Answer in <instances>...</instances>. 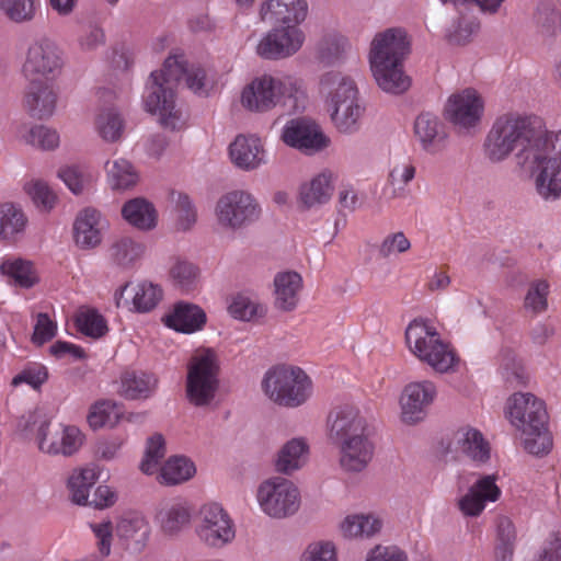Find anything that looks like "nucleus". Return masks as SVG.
Wrapping results in <instances>:
<instances>
[{
    "instance_id": "50",
    "label": "nucleus",
    "mask_w": 561,
    "mask_h": 561,
    "mask_svg": "<svg viewBox=\"0 0 561 561\" xmlns=\"http://www.w3.org/2000/svg\"><path fill=\"white\" fill-rule=\"evenodd\" d=\"M165 455L164 438L161 434H154L147 439L145 457L139 469L146 474H152Z\"/></svg>"
},
{
    "instance_id": "63",
    "label": "nucleus",
    "mask_w": 561,
    "mask_h": 561,
    "mask_svg": "<svg viewBox=\"0 0 561 561\" xmlns=\"http://www.w3.org/2000/svg\"><path fill=\"white\" fill-rule=\"evenodd\" d=\"M411 247V242L403 232L388 234L378 248V253L382 259L389 257L393 252L403 253Z\"/></svg>"
},
{
    "instance_id": "23",
    "label": "nucleus",
    "mask_w": 561,
    "mask_h": 561,
    "mask_svg": "<svg viewBox=\"0 0 561 561\" xmlns=\"http://www.w3.org/2000/svg\"><path fill=\"white\" fill-rule=\"evenodd\" d=\"M57 104V93L51 82L43 80H28L24 94V107L33 118H49Z\"/></svg>"
},
{
    "instance_id": "11",
    "label": "nucleus",
    "mask_w": 561,
    "mask_h": 561,
    "mask_svg": "<svg viewBox=\"0 0 561 561\" xmlns=\"http://www.w3.org/2000/svg\"><path fill=\"white\" fill-rule=\"evenodd\" d=\"M410 351L436 371L445 373L455 362L454 353L439 339L438 333L422 320H413L405 330Z\"/></svg>"
},
{
    "instance_id": "47",
    "label": "nucleus",
    "mask_w": 561,
    "mask_h": 561,
    "mask_svg": "<svg viewBox=\"0 0 561 561\" xmlns=\"http://www.w3.org/2000/svg\"><path fill=\"white\" fill-rule=\"evenodd\" d=\"M77 329L84 335L98 339L107 332L105 319L94 309L80 311L76 317Z\"/></svg>"
},
{
    "instance_id": "25",
    "label": "nucleus",
    "mask_w": 561,
    "mask_h": 561,
    "mask_svg": "<svg viewBox=\"0 0 561 561\" xmlns=\"http://www.w3.org/2000/svg\"><path fill=\"white\" fill-rule=\"evenodd\" d=\"M229 156L232 163L243 170L252 171L264 163V148L254 135H238L229 146Z\"/></svg>"
},
{
    "instance_id": "48",
    "label": "nucleus",
    "mask_w": 561,
    "mask_h": 561,
    "mask_svg": "<svg viewBox=\"0 0 561 561\" xmlns=\"http://www.w3.org/2000/svg\"><path fill=\"white\" fill-rule=\"evenodd\" d=\"M0 11L14 23L31 22L36 14L34 0H0Z\"/></svg>"
},
{
    "instance_id": "38",
    "label": "nucleus",
    "mask_w": 561,
    "mask_h": 561,
    "mask_svg": "<svg viewBox=\"0 0 561 561\" xmlns=\"http://www.w3.org/2000/svg\"><path fill=\"white\" fill-rule=\"evenodd\" d=\"M27 222L22 208L13 203L0 205V239L9 240L24 230Z\"/></svg>"
},
{
    "instance_id": "27",
    "label": "nucleus",
    "mask_w": 561,
    "mask_h": 561,
    "mask_svg": "<svg viewBox=\"0 0 561 561\" xmlns=\"http://www.w3.org/2000/svg\"><path fill=\"white\" fill-rule=\"evenodd\" d=\"M275 308L283 312L294 311L299 302L302 277L295 271L279 272L274 277Z\"/></svg>"
},
{
    "instance_id": "56",
    "label": "nucleus",
    "mask_w": 561,
    "mask_h": 561,
    "mask_svg": "<svg viewBox=\"0 0 561 561\" xmlns=\"http://www.w3.org/2000/svg\"><path fill=\"white\" fill-rule=\"evenodd\" d=\"M117 403L113 401H102L95 403L88 414V423L93 428H100L111 422V416L114 414L118 419Z\"/></svg>"
},
{
    "instance_id": "62",
    "label": "nucleus",
    "mask_w": 561,
    "mask_h": 561,
    "mask_svg": "<svg viewBox=\"0 0 561 561\" xmlns=\"http://www.w3.org/2000/svg\"><path fill=\"white\" fill-rule=\"evenodd\" d=\"M48 378L47 368L43 365H34L25 368L12 379L13 386L27 383L33 389H38Z\"/></svg>"
},
{
    "instance_id": "7",
    "label": "nucleus",
    "mask_w": 561,
    "mask_h": 561,
    "mask_svg": "<svg viewBox=\"0 0 561 561\" xmlns=\"http://www.w3.org/2000/svg\"><path fill=\"white\" fill-rule=\"evenodd\" d=\"M305 93L291 78L264 75L248 84L241 94V103L253 112H265L280 104L288 113L302 107Z\"/></svg>"
},
{
    "instance_id": "51",
    "label": "nucleus",
    "mask_w": 561,
    "mask_h": 561,
    "mask_svg": "<svg viewBox=\"0 0 561 561\" xmlns=\"http://www.w3.org/2000/svg\"><path fill=\"white\" fill-rule=\"evenodd\" d=\"M24 191L37 208L46 211L54 208L57 196L46 182L42 180H32L25 183Z\"/></svg>"
},
{
    "instance_id": "5",
    "label": "nucleus",
    "mask_w": 561,
    "mask_h": 561,
    "mask_svg": "<svg viewBox=\"0 0 561 561\" xmlns=\"http://www.w3.org/2000/svg\"><path fill=\"white\" fill-rule=\"evenodd\" d=\"M320 91L330 101L331 118L337 130L348 135L357 133L365 107L355 82L340 72L330 71L321 77Z\"/></svg>"
},
{
    "instance_id": "17",
    "label": "nucleus",
    "mask_w": 561,
    "mask_h": 561,
    "mask_svg": "<svg viewBox=\"0 0 561 561\" xmlns=\"http://www.w3.org/2000/svg\"><path fill=\"white\" fill-rule=\"evenodd\" d=\"M304 43V33L295 25L272 28L257 44L260 57L276 60L294 55Z\"/></svg>"
},
{
    "instance_id": "32",
    "label": "nucleus",
    "mask_w": 561,
    "mask_h": 561,
    "mask_svg": "<svg viewBox=\"0 0 561 561\" xmlns=\"http://www.w3.org/2000/svg\"><path fill=\"white\" fill-rule=\"evenodd\" d=\"M414 134L422 148L428 152H434L436 147L446 137L438 117L428 112L421 113L415 118Z\"/></svg>"
},
{
    "instance_id": "40",
    "label": "nucleus",
    "mask_w": 561,
    "mask_h": 561,
    "mask_svg": "<svg viewBox=\"0 0 561 561\" xmlns=\"http://www.w3.org/2000/svg\"><path fill=\"white\" fill-rule=\"evenodd\" d=\"M96 480L98 474L93 468L75 471L68 480L72 502L78 505H87L90 499V489Z\"/></svg>"
},
{
    "instance_id": "37",
    "label": "nucleus",
    "mask_w": 561,
    "mask_h": 561,
    "mask_svg": "<svg viewBox=\"0 0 561 561\" xmlns=\"http://www.w3.org/2000/svg\"><path fill=\"white\" fill-rule=\"evenodd\" d=\"M129 296L131 297V305L137 312H149L154 309L159 301L162 299V288L153 283L142 282L136 287L129 288Z\"/></svg>"
},
{
    "instance_id": "9",
    "label": "nucleus",
    "mask_w": 561,
    "mask_h": 561,
    "mask_svg": "<svg viewBox=\"0 0 561 561\" xmlns=\"http://www.w3.org/2000/svg\"><path fill=\"white\" fill-rule=\"evenodd\" d=\"M264 393L275 403L296 408L311 394V380L299 367L277 365L265 373L262 381Z\"/></svg>"
},
{
    "instance_id": "28",
    "label": "nucleus",
    "mask_w": 561,
    "mask_h": 561,
    "mask_svg": "<svg viewBox=\"0 0 561 561\" xmlns=\"http://www.w3.org/2000/svg\"><path fill=\"white\" fill-rule=\"evenodd\" d=\"M167 327L182 333H193L206 323V313L197 305L180 301L163 319Z\"/></svg>"
},
{
    "instance_id": "46",
    "label": "nucleus",
    "mask_w": 561,
    "mask_h": 561,
    "mask_svg": "<svg viewBox=\"0 0 561 561\" xmlns=\"http://www.w3.org/2000/svg\"><path fill=\"white\" fill-rule=\"evenodd\" d=\"M100 136L106 141H117L124 130V121L114 108L104 110L96 119Z\"/></svg>"
},
{
    "instance_id": "6",
    "label": "nucleus",
    "mask_w": 561,
    "mask_h": 561,
    "mask_svg": "<svg viewBox=\"0 0 561 561\" xmlns=\"http://www.w3.org/2000/svg\"><path fill=\"white\" fill-rule=\"evenodd\" d=\"M525 167L535 179L538 195L546 202L561 198V130L546 133L538 145L528 149Z\"/></svg>"
},
{
    "instance_id": "36",
    "label": "nucleus",
    "mask_w": 561,
    "mask_h": 561,
    "mask_svg": "<svg viewBox=\"0 0 561 561\" xmlns=\"http://www.w3.org/2000/svg\"><path fill=\"white\" fill-rule=\"evenodd\" d=\"M196 472L195 465L184 456L170 457L160 470V482L174 485L190 480Z\"/></svg>"
},
{
    "instance_id": "35",
    "label": "nucleus",
    "mask_w": 561,
    "mask_h": 561,
    "mask_svg": "<svg viewBox=\"0 0 561 561\" xmlns=\"http://www.w3.org/2000/svg\"><path fill=\"white\" fill-rule=\"evenodd\" d=\"M158 379L144 371H126L122 376L123 397L129 400L147 399L154 391Z\"/></svg>"
},
{
    "instance_id": "41",
    "label": "nucleus",
    "mask_w": 561,
    "mask_h": 561,
    "mask_svg": "<svg viewBox=\"0 0 561 561\" xmlns=\"http://www.w3.org/2000/svg\"><path fill=\"white\" fill-rule=\"evenodd\" d=\"M381 520L365 515L347 516L341 523V531L344 537H371L381 529Z\"/></svg>"
},
{
    "instance_id": "43",
    "label": "nucleus",
    "mask_w": 561,
    "mask_h": 561,
    "mask_svg": "<svg viewBox=\"0 0 561 561\" xmlns=\"http://www.w3.org/2000/svg\"><path fill=\"white\" fill-rule=\"evenodd\" d=\"M459 16L450 24L446 31V39L454 45L466 44L472 34H474L479 27V22L466 14L463 8H456Z\"/></svg>"
},
{
    "instance_id": "24",
    "label": "nucleus",
    "mask_w": 561,
    "mask_h": 561,
    "mask_svg": "<svg viewBox=\"0 0 561 561\" xmlns=\"http://www.w3.org/2000/svg\"><path fill=\"white\" fill-rule=\"evenodd\" d=\"M336 446L340 448V465L346 471H362L374 455V445L365 432L354 435Z\"/></svg>"
},
{
    "instance_id": "64",
    "label": "nucleus",
    "mask_w": 561,
    "mask_h": 561,
    "mask_svg": "<svg viewBox=\"0 0 561 561\" xmlns=\"http://www.w3.org/2000/svg\"><path fill=\"white\" fill-rule=\"evenodd\" d=\"M534 561H561V534H551L542 543Z\"/></svg>"
},
{
    "instance_id": "26",
    "label": "nucleus",
    "mask_w": 561,
    "mask_h": 561,
    "mask_svg": "<svg viewBox=\"0 0 561 561\" xmlns=\"http://www.w3.org/2000/svg\"><path fill=\"white\" fill-rule=\"evenodd\" d=\"M449 448L460 453L478 465L490 460L491 448L482 433L472 427L459 428L449 445Z\"/></svg>"
},
{
    "instance_id": "22",
    "label": "nucleus",
    "mask_w": 561,
    "mask_h": 561,
    "mask_svg": "<svg viewBox=\"0 0 561 561\" xmlns=\"http://www.w3.org/2000/svg\"><path fill=\"white\" fill-rule=\"evenodd\" d=\"M493 474L481 476L458 501V507L466 516H479L486 502H495L501 495V489L495 483Z\"/></svg>"
},
{
    "instance_id": "10",
    "label": "nucleus",
    "mask_w": 561,
    "mask_h": 561,
    "mask_svg": "<svg viewBox=\"0 0 561 561\" xmlns=\"http://www.w3.org/2000/svg\"><path fill=\"white\" fill-rule=\"evenodd\" d=\"M219 364L213 350L196 352L188 365L186 397L195 407H207L215 399L219 387Z\"/></svg>"
},
{
    "instance_id": "16",
    "label": "nucleus",
    "mask_w": 561,
    "mask_h": 561,
    "mask_svg": "<svg viewBox=\"0 0 561 561\" xmlns=\"http://www.w3.org/2000/svg\"><path fill=\"white\" fill-rule=\"evenodd\" d=\"M436 393V387L432 381L424 380L408 383L399 399L402 422L413 425L423 421Z\"/></svg>"
},
{
    "instance_id": "60",
    "label": "nucleus",
    "mask_w": 561,
    "mask_h": 561,
    "mask_svg": "<svg viewBox=\"0 0 561 561\" xmlns=\"http://www.w3.org/2000/svg\"><path fill=\"white\" fill-rule=\"evenodd\" d=\"M229 313L239 320L250 321L257 312V305L244 295H236L228 307Z\"/></svg>"
},
{
    "instance_id": "1",
    "label": "nucleus",
    "mask_w": 561,
    "mask_h": 561,
    "mask_svg": "<svg viewBox=\"0 0 561 561\" xmlns=\"http://www.w3.org/2000/svg\"><path fill=\"white\" fill-rule=\"evenodd\" d=\"M198 95H207L206 71L197 65H188L182 55L169 56L160 71H152L147 84L145 107L159 115V123L170 130L184 125L182 113L175 107V89L181 82Z\"/></svg>"
},
{
    "instance_id": "4",
    "label": "nucleus",
    "mask_w": 561,
    "mask_h": 561,
    "mask_svg": "<svg viewBox=\"0 0 561 561\" xmlns=\"http://www.w3.org/2000/svg\"><path fill=\"white\" fill-rule=\"evenodd\" d=\"M508 415L513 425L522 430L525 449L543 456L552 448L545 402L533 393H515L508 401Z\"/></svg>"
},
{
    "instance_id": "45",
    "label": "nucleus",
    "mask_w": 561,
    "mask_h": 561,
    "mask_svg": "<svg viewBox=\"0 0 561 561\" xmlns=\"http://www.w3.org/2000/svg\"><path fill=\"white\" fill-rule=\"evenodd\" d=\"M536 23L546 36L554 35L561 27V15L553 1H541L535 14Z\"/></svg>"
},
{
    "instance_id": "58",
    "label": "nucleus",
    "mask_w": 561,
    "mask_h": 561,
    "mask_svg": "<svg viewBox=\"0 0 561 561\" xmlns=\"http://www.w3.org/2000/svg\"><path fill=\"white\" fill-rule=\"evenodd\" d=\"M503 376L512 386H520L526 382L527 376L522 364L517 360L515 354L508 352L502 362Z\"/></svg>"
},
{
    "instance_id": "55",
    "label": "nucleus",
    "mask_w": 561,
    "mask_h": 561,
    "mask_svg": "<svg viewBox=\"0 0 561 561\" xmlns=\"http://www.w3.org/2000/svg\"><path fill=\"white\" fill-rule=\"evenodd\" d=\"M190 518V511L185 506L181 504L172 505L164 514L162 529L168 535H174L188 524Z\"/></svg>"
},
{
    "instance_id": "53",
    "label": "nucleus",
    "mask_w": 561,
    "mask_h": 561,
    "mask_svg": "<svg viewBox=\"0 0 561 561\" xmlns=\"http://www.w3.org/2000/svg\"><path fill=\"white\" fill-rule=\"evenodd\" d=\"M549 294V284L545 279H538L530 284L524 299V307L535 313L542 312L548 307L547 297Z\"/></svg>"
},
{
    "instance_id": "18",
    "label": "nucleus",
    "mask_w": 561,
    "mask_h": 561,
    "mask_svg": "<svg viewBox=\"0 0 561 561\" xmlns=\"http://www.w3.org/2000/svg\"><path fill=\"white\" fill-rule=\"evenodd\" d=\"M283 140L290 147L312 154L328 147L329 139L322 134L319 126L306 118H296L288 122L284 128Z\"/></svg>"
},
{
    "instance_id": "61",
    "label": "nucleus",
    "mask_w": 561,
    "mask_h": 561,
    "mask_svg": "<svg viewBox=\"0 0 561 561\" xmlns=\"http://www.w3.org/2000/svg\"><path fill=\"white\" fill-rule=\"evenodd\" d=\"M300 561H336L335 547L330 541L310 543Z\"/></svg>"
},
{
    "instance_id": "42",
    "label": "nucleus",
    "mask_w": 561,
    "mask_h": 561,
    "mask_svg": "<svg viewBox=\"0 0 561 561\" xmlns=\"http://www.w3.org/2000/svg\"><path fill=\"white\" fill-rule=\"evenodd\" d=\"M108 251L111 260L116 265L129 267L144 254L145 247L129 237H123L116 240Z\"/></svg>"
},
{
    "instance_id": "20",
    "label": "nucleus",
    "mask_w": 561,
    "mask_h": 561,
    "mask_svg": "<svg viewBox=\"0 0 561 561\" xmlns=\"http://www.w3.org/2000/svg\"><path fill=\"white\" fill-rule=\"evenodd\" d=\"M308 14L306 0H265L260 8V18L263 22L275 25H298Z\"/></svg>"
},
{
    "instance_id": "54",
    "label": "nucleus",
    "mask_w": 561,
    "mask_h": 561,
    "mask_svg": "<svg viewBox=\"0 0 561 561\" xmlns=\"http://www.w3.org/2000/svg\"><path fill=\"white\" fill-rule=\"evenodd\" d=\"M171 197L178 213V228L183 231L190 230L196 222V211L190 197L181 192H173Z\"/></svg>"
},
{
    "instance_id": "52",
    "label": "nucleus",
    "mask_w": 561,
    "mask_h": 561,
    "mask_svg": "<svg viewBox=\"0 0 561 561\" xmlns=\"http://www.w3.org/2000/svg\"><path fill=\"white\" fill-rule=\"evenodd\" d=\"M170 273L174 285L182 291L188 293L197 285L198 268L193 263L179 261Z\"/></svg>"
},
{
    "instance_id": "15",
    "label": "nucleus",
    "mask_w": 561,
    "mask_h": 561,
    "mask_svg": "<svg viewBox=\"0 0 561 561\" xmlns=\"http://www.w3.org/2000/svg\"><path fill=\"white\" fill-rule=\"evenodd\" d=\"M196 533L209 547H222L234 538L231 519L217 503L206 504L201 508Z\"/></svg>"
},
{
    "instance_id": "31",
    "label": "nucleus",
    "mask_w": 561,
    "mask_h": 561,
    "mask_svg": "<svg viewBox=\"0 0 561 561\" xmlns=\"http://www.w3.org/2000/svg\"><path fill=\"white\" fill-rule=\"evenodd\" d=\"M332 175V172L324 171L300 186L299 197L305 208L317 207L330 201L333 193Z\"/></svg>"
},
{
    "instance_id": "49",
    "label": "nucleus",
    "mask_w": 561,
    "mask_h": 561,
    "mask_svg": "<svg viewBox=\"0 0 561 561\" xmlns=\"http://www.w3.org/2000/svg\"><path fill=\"white\" fill-rule=\"evenodd\" d=\"M25 144L42 150H53L59 145V135L56 129L44 125H35L23 135Z\"/></svg>"
},
{
    "instance_id": "19",
    "label": "nucleus",
    "mask_w": 561,
    "mask_h": 561,
    "mask_svg": "<svg viewBox=\"0 0 561 561\" xmlns=\"http://www.w3.org/2000/svg\"><path fill=\"white\" fill-rule=\"evenodd\" d=\"M483 103L477 92L466 89L449 98L445 106L446 118L463 129L474 127L481 118Z\"/></svg>"
},
{
    "instance_id": "21",
    "label": "nucleus",
    "mask_w": 561,
    "mask_h": 561,
    "mask_svg": "<svg viewBox=\"0 0 561 561\" xmlns=\"http://www.w3.org/2000/svg\"><path fill=\"white\" fill-rule=\"evenodd\" d=\"M328 424L329 438L335 445L366 432V422L358 409L348 404L333 409L329 414Z\"/></svg>"
},
{
    "instance_id": "12",
    "label": "nucleus",
    "mask_w": 561,
    "mask_h": 561,
    "mask_svg": "<svg viewBox=\"0 0 561 561\" xmlns=\"http://www.w3.org/2000/svg\"><path fill=\"white\" fill-rule=\"evenodd\" d=\"M262 510L275 518L295 514L299 508V492L295 484L282 477L263 482L257 491Z\"/></svg>"
},
{
    "instance_id": "34",
    "label": "nucleus",
    "mask_w": 561,
    "mask_h": 561,
    "mask_svg": "<svg viewBox=\"0 0 561 561\" xmlns=\"http://www.w3.org/2000/svg\"><path fill=\"white\" fill-rule=\"evenodd\" d=\"M149 534L150 526L141 516L123 518L117 525V535L126 541L128 549L134 552L144 550Z\"/></svg>"
},
{
    "instance_id": "59",
    "label": "nucleus",
    "mask_w": 561,
    "mask_h": 561,
    "mask_svg": "<svg viewBox=\"0 0 561 561\" xmlns=\"http://www.w3.org/2000/svg\"><path fill=\"white\" fill-rule=\"evenodd\" d=\"M57 332V324L47 313L39 312L36 316V323L32 335V342L38 346L50 341Z\"/></svg>"
},
{
    "instance_id": "2",
    "label": "nucleus",
    "mask_w": 561,
    "mask_h": 561,
    "mask_svg": "<svg viewBox=\"0 0 561 561\" xmlns=\"http://www.w3.org/2000/svg\"><path fill=\"white\" fill-rule=\"evenodd\" d=\"M541 119L531 116L503 115L493 123L485 142V156L493 162L506 159L516 151L517 163L526 165L527 156L534 145L546 136Z\"/></svg>"
},
{
    "instance_id": "33",
    "label": "nucleus",
    "mask_w": 561,
    "mask_h": 561,
    "mask_svg": "<svg viewBox=\"0 0 561 561\" xmlns=\"http://www.w3.org/2000/svg\"><path fill=\"white\" fill-rule=\"evenodd\" d=\"M122 215L129 225L140 230H150L157 224V211L153 205L144 197L126 202L122 208Z\"/></svg>"
},
{
    "instance_id": "14",
    "label": "nucleus",
    "mask_w": 561,
    "mask_h": 561,
    "mask_svg": "<svg viewBox=\"0 0 561 561\" xmlns=\"http://www.w3.org/2000/svg\"><path fill=\"white\" fill-rule=\"evenodd\" d=\"M261 208L245 191H232L219 198L216 206L218 221L224 227L238 229L259 219Z\"/></svg>"
},
{
    "instance_id": "39",
    "label": "nucleus",
    "mask_w": 561,
    "mask_h": 561,
    "mask_svg": "<svg viewBox=\"0 0 561 561\" xmlns=\"http://www.w3.org/2000/svg\"><path fill=\"white\" fill-rule=\"evenodd\" d=\"M105 170L114 190H127L138 181V174L133 164L126 159L107 160Z\"/></svg>"
},
{
    "instance_id": "30",
    "label": "nucleus",
    "mask_w": 561,
    "mask_h": 561,
    "mask_svg": "<svg viewBox=\"0 0 561 561\" xmlns=\"http://www.w3.org/2000/svg\"><path fill=\"white\" fill-rule=\"evenodd\" d=\"M100 213L93 208L81 210L73 224V239L80 249H93L101 243V232L98 228Z\"/></svg>"
},
{
    "instance_id": "44",
    "label": "nucleus",
    "mask_w": 561,
    "mask_h": 561,
    "mask_svg": "<svg viewBox=\"0 0 561 561\" xmlns=\"http://www.w3.org/2000/svg\"><path fill=\"white\" fill-rule=\"evenodd\" d=\"M1 273L8 276L9 282L16 286L30 288L36 283L31 262L16 259L4 261L0 266Z\"/></svg>"
},
{
    "instance_id": "3",
    "label": "nucleus",
    "mask_w": 561,
    "mask_h": 561,
    "mask_svg": "<svg viewBox=\"0 0 561 561\" xmlns=\"http://www.w3.org/2000/svg\"><path fill=\"white\" fill-rule=\"evenodd\" d=\"M408 33L391 27L375 35L369 53L370 69L380 89L400 94L407 91L411 80L403 73L402 61L410 53Z\"/></svg>"
},
{
    "instance_id": "57",
    "label": "nucleus",
    "mask_w": 561,
    "mask_h": 561,
    "mask_svg": "<svg viewBox=\"0 0 561 561\" xmlns=\"http://www.w3.org/2000/svg\"><path fill=\"white\" fill-rule=\"evenodd\" d=\"M58 176L67 187L76 195L83 192L91 176L79 167H66L58 171Z\"/></svg>"
},
{
    "instance_id": "29",
    "label": "nucleus",
    "mask_w": 561,
    "mask_h": 561,
    "mask_svg": "<svg viewBox=\"0 0 561 561\" xmlns=\"http://www.w3.org/2000/svg\"><path fill=\"white\" fill-rule=\"evenodd\" d=\"M309 455V446L304 438H291L277 451L274 466L277 472L291 474L301 469Z\"/></svg>"
},
{
    "instance_id": "13",
    "label": "nucleus",
    "mask_w": 561,
    "mask_h": 561,
    "mask_svg": "<svg viewBox=\"0 0 561 561\" xmlns=\"http://www.w3.org/2000/svg\"><path fill=\"white\" fill-rule=\"evenodd\" d=\"M61 66V54L57 45L49 38H41L30 46L23 73L27 80L53 82Z\"/></svg>"
},
{
    "instance_id": "8",
    "label": "nucleus",
    "mask_w": 561,
    "mask_h": 561,
    "mask_svg": "<svg viewBox=\"0 0 561 561\" xmlns=\"http://www.w3.org/2000/svg\"><path fill=\"white\" fill-rule=\"evenodd\" d=\"M18 428L25 434L35 433L38 449L50 456L62 455L70 457L80 449L84 440L82 432L78 427H71L66 432V437H64L66 442L59 444L62 424L53 422L51 417L41 409L21 416L18 422Z\"/></svg>"
}]
</instances>
